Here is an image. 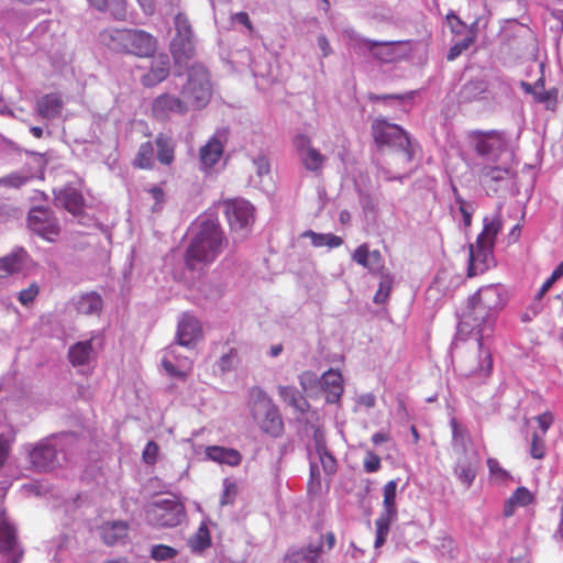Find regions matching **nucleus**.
<instances>
[{"instance_id":"nucleus-26","label":"nucleus","mask_w":563,"mask_h":563,"mask_svg":"<svg viewBox=\"0 0 563 563\" xmlns=\"http://www.w3.org/2000/svg\"><path fill=\"white\" fill-rule=\"evenodd\" d=\"M157 161L162 165L170 166L175 161L176 143L174 139L165 133H158L155 137Z\"/></svg>"},{"instance_id":"nucleus-17","label":"nucleus","mask_w":563,"mask_h":563,"mask_svg":"<svg viewBox=\"0 0 563 563\" xmlns=\"http://www.w3.org/2000/svg\"><path fill=\"white\" fill-rule=\"evenodd\" d=\"M352 260L373 274H382L385 268L382 253L378 250L369 251L366 243L354 250Z\"/></svg>"},{"instance_id":"nucleus-30","label":"nucleus","mask_w":563,"mask_h":563,"mask_svg":"<svg viewBox=\"0 0 563 563\" xmlns=\"http://www.w3.org/2000/svg\"><path fill=\"white\" fill-rule=\"evenodd\" d=\"M522 87L526 92L532 93L533 98L539 103H552L553 107L556 103L559 90L556 88H551L549 90H544V80L542 78L538 79L534 84V89L531 85L522 82Z\"/></svg>"},{"instance_id":"nucleus-48","label":"nucleus","mask_w":563,"mask_h":563,"mask_svg":"<svg viewBox=\"0 0 563 563\" xmlns=\"http://www.w3.org/2000/svg\"><path fill=\"white\" fill-rule=\"evenodd\" d=\"M175 29H176V35L175 36H192V29L189 23V20L184 13H178L175 16Z\"/></svg>"},{"instance_id":"nucleus-44","label":"nucleus","mask_w":563,"mask_h":563,"mask_svg":"<svg viewBox=\"0 0 563 563\" xmlns=\"http://www.w3.org/2000/svg\"><path fill=\"white\" fill-rule=\"evenodd\" d=\"M382 279L378 289L374 296L375 303H384L389 298L394 279L388 273H382Z\"/></svg>"},{"instance_id":"nucleus-60","label":"nucleus","mask_w":563,"mask_h":563,"mask_svg":"<svg viewBox=\"0 0 563 563\" xmlns=\"http://www.w3.org/2000/svg\"><path fill=\"white\" fill-rule=\"evenodd\" d=\"M412 95H413L412 92L405 93V95H400V93L374 95V93H371V95H368V100L372 102H378V101H384V100H388V99H395V100L402 101L405 99H411Z\"/></svg>"},{"instance_id":"nucleus-8","label":"nucleus","mask_w":563,"mask_h":563,"mask_svg":"<svg viewBox=\"0 0 563 563\" xmlns=\"http://www.w3.org/2000/svg\"><path fill=\"white\" fill-rule=\"evenodd\" d=\"M318 534V539L309 542L307 547L288 549L283 563H323L322 554L334 548L335 536L332 531L322 534L320 529Z\"/></svg>"},{"instance_id":"nucleus-63","label":"nucleus","mask_w":563,"mask_h":563,"mask_svg":"<svg viewBox=\"0 0 563 563\" xmlns=\"http://www.w3.org/2000/svg\"><path fill=\"white\" fill-rule=\"evenodd\" d=\"M318 452L325 472L333 473L335 471L334 457L328 452H325L323 449L321 450L320 448H318Z\"/></svg>"},{"instance_id":"nucleus-59","label":"nucleus","mask_w":563,"mask_h":563,"mask_svg":"<svg viewBox=\"0 0 563 563\" xmlns=\"http://www.w3.org/2000/svg\"><path fill=\"white\" fill-rule=\"evenodd\" d=\"M364 470L367 473H374L377 472L382 464H380V457L374 453V452H367L366 456L364 459Z\"/></svg>"},{"instance_id":"nucleus-50","label":"nucleus","mask_w":563,"mask_h":563,"mask_svg":"<svg viewBox=\"0 0 563 563\" xmlns=\"http://www.w3.org/2000/svg\"><path fill=\"white\" fill-rule=\"evenodd\" d=\"M107 10L115 20L124 21L126 19V0H109Z\"/></svg>"},{"instance_id":"nucleus-54","label":"nucleus","mask_w":563,"mask_h":563,"mask_svg":"<svg viewBox=\"0 0 563 563\" xmlns=\"http://www.w3.org/2000/svg\"><path fill=\"white\" fill-rule=\"evenodd\" d=\"M159 448L155 441H148L143 451V461L146 464L153 465L157 461Z\"/></svg>"},{"instance_id":"nucleus-34","label":"nucleus","mask_w":563,"mask_h":563,"mask_svg":"<svg viewBox=\"0 0 563 563\" xmlns=\"http://www.w3.org/2000/svg\"><path fill=\"white\" fill-rule=\"evenodd\" d=\"M302 236L309 238L314 247L327 246L329 249H335L343 244V239L332 233H317L308 230L302 233Z\"/></svg>"},{"instance_id":"nucleus-41","label":"nucleus","mask_w":563,"mask_h":563,"mask_svg":"<svg viewBox=\"0 0 563 563\" xmlns=\"http://www.w3.org/2000/svg\"><path fill=\"white\" fill-rule=\"evenodd\" d=\"M395 519L396 518H394V517L383 516V515H379V517L376 519V521H375L376 538H375V543H374L376 549L380 548L386 542L387 536L389 533L390 523Z\"/></svg>"},{"instance_id":"nucleus-19","label":"nucleus","mask_w":563,"mask_h":563,"mask_svg":"<svg viewBox=\"0 0 563 563\" xmlns=\"http://www.w3.org/2000/svg\"><path fill=\"white\" fill-rule=\"evenodd\" d=\"M170 71L169 57L166 54H159L152 60L150 70L142 76L141 81L145 87H154L164 81Z\"/></svg>"},{"instance_id":"nucleus-22","label":"nucleus","mask_w":563,"mask_h":563,"mask_svg":"<svg viewBox=\"0 0 563 563\" xmlns=\"http://www.w3.org/2000/svg\"><path fill=\"white\" fill-rule=\"evenodd\" d=\"M206 455L211 461L229 466H238L242 462L241 453L232 448L210 445L206 449Z\"/></svg>"},{"instance_id":"nucleus-62","label":"nucleus","mask_w":563,"mask_h":563,"mask_svg":"<svg viewBox=\"0 0 563 563\" xmlns=\"http://www.w3.org/2000/svg\"><path fill=\"white\" fill-rule=\"evenodd\" d=\"M162 366L163 368L172 377H177L179 379L185 380L186 379V373L183 371H179L170 360L164 357L162 360Z\"/></svg>"},{"instance_id":"nucleus-11","label":"nucleus","mask_w":563,"mask_h":563,"mask_svg":"<svg viewBox=\"0 0 563 563\" xmlns=\"http://www.w3.org/2000/svg\"><path fill=\"white\" fill-rule=\"evenodd\" d=\"M228 223L233 231L247 229L254 222V207L245 199L233 198L222 201Z\"/></svg>"},{"instance_id":"nucleus-16","label":"nucleus","mask_w":563,"mask_h":563,"mask_svg":"<svg viewBox=\"0 0 563 563\" xmlns=\"http://www.w3.org/2000/svg\"><path fill=\"white\" fill-rule=\"evenodd\" d=\"M202 338L200 321L189 312H184L177 324L176 342L181 346H190Z\"/></svg>"},{"instance_id":"nucleus-51","label":"nucleus","mask_w":563,"mask_h":563,"mask_svg":"<svg viewBox=\"0 0 563 563\" xmlns=\"http://www.w3.org/2000/svg\"><path fill=\"white\" fill-rule=\"evenodd\" d=\"M223 486L224 490L221 497V505L233 504L238 495V485L234 482L224 479Z\"/></svg>"},{"instance_id":"nucleus-29","label":"nucleus","mask_w":563,"mask_h":563,"mask_svg":"<svg viewBox=\"0 0 563 563\" xmlns=\"http://www.w3.org/2000/svg\"><path fill=\"white\" fill-rule=\"evenodd\" d=\"M62 206L73 214H79L84 207V197L80 191L73 187L62 189L57 196Z\"/></svg>"},{"instance_id":"nucleus-4","label":"nucleus","mask_w":563,"mask_h":563,"mask_svg":"<svg viewBox=\"0 0 563 563\" xmlns=\"http://www.w3.org/2000/svg\"><path fill=\"white\" fill-rule=\"evenodd\" d=\"M99 40L112 52L139 58L153 56L157 46L152 34L137 29H107L100 32Z\"/></svg>"},{"instance_id":"nucleus-37","label":"nucleus","mask_w":563,"mask_h":563,"mask_svg":"<svg viewBox=\"0 0 563 563\" xmlns=\"http://www.w3.org/2000/svg\"><path fill=\"white\" fill-rule=\"evenodd\" d=\"M154 146L147 141L140 145L133 159V166L140 169H152L154 167Z\"/></svg>"},{"instance_id":"nucleus-18","label":"nucleus","mask_w":563,"mask_h":563,"mask_svg":"<svg viewBox=\"0 0 563 563\" xmlns=\"http://www.w3.org/2000/svg\"><path fill=\"white\" fill-rule=\"evenodd\" d=\"M0 553L8 554V563H20L23 551L16 544L15 530L7 521H0Z\"/></svg>"},{"instance_id":"nucleus-53","label":"nucleus","mask_w":563,"mask_h":563,"mask_svg":"<svg viewBox=\"0 0 563 563\" xmlns=\"http://www.w3.org/2000/svg\"><path fill=\"white\" fill-rule=\"evenodd\" d=\"M487 466L492 476L496 477L499 481H506L509 478V473L504 470L499 462L494 457L487 459Z\"/></svg>"},{"instance_id":"nucleus-28","label":"nucleus","mask_w":563,"mask_h":563,"mask_svg":"<svg viewBox=\"0 0 563 563\" xmlns=\"http://www.w3.org/2000/svg\"><path fill=\"white\" fill-rule=\"evenodd\" d=\"M129 525L125 521L106 522L101 527V537L106 544L113 545L128 537Z\"/></svg>"},{"instance_id":"nucleus-56","label":"nucleus","mask_w":563,"mask_h":563,"mask_svg":"<svg viewBox=\"0 0 563 563\" xmlns=\"http://www.w3.org/2000/svg\"><path fill=\"white\" fill-rule=\"evenodd\" d=\"M455 192L456 189H454ZM455 201L459 205L460 212L463 216V222L466 228L471 227L472 224V210L470 209L468 203L459 195H455Z\"/></svg>"},{"instance_id":"nucleus-40","label":"nucleus","mask_w":563,"mask_h":563,"mask_svg":"<svg viewBox=\"0 0 563 563\" xmlns=\"http://www.w3.org/2000/svg\"><path fill=\"white\" fill-rule=\"evenodd\" d=\"M278 395L285 402L301 412H305L309 406L308 402L292 387L279 386Z\"/></svg>"},{"instance_id":"nucleus-46","label":"nucleus","mask_w":563,"mask_h":563,"mask_svg":"<svg viewBox=\"0 0 563 563\" xmlns=\"http://www.w3.org/2000/svg\"><path fill=\"white\" fill-rule=\"evenodd\" d=\"M177 555V551L165 544L154 545L151 550V556L156 561H166Z\"/></svg>"},{"instance_id":"nucleus-43","label":"nucleus","mask_w":563,"mask_h":563,"mask_svg":"<svg viewBox=\"0 0 563 563\" xmlns=\"http://www.w3.org/2000/svg\"><path fill=\"white\" fill-rule=\"evenodd\" d=\"M455 474L463 485L470 487L476 477V467L471 462L459 463Z\"/></svg>"},{"instance_id":"nucleus-20","label":"nucleus","mask_w":563,"mask_h":563,"mask_svg":"<svg viewBox=\"0 0 563 563\" xmlns=\"http://www.w3.org/2000/svg\"><path fill=\"white\" fill-rule=\"evenodd\" d=\"M321 388L325 393L329 404L338 402L343 394V377L336 369L327 371L320 379Z\"/></svg>"},{"instance_id":"nucleus-25","label":"nucleus","mask_w":563,"mask_h":563,"mask_svg":"<svg viewBox=\"0 0 563 563\" xmlns=\"http://www.w3.org/2000/svg\"><path fill=\"white\" fill-rule=\"evenodd\" d=\"M534 503V495L525 486H519L506 500L504 506V516L511 517L516 508L527 507Z\"/></svg>"},{"instance_id":"nucleus-31","label":"nucleus","mask_w":563,"mask_h":563,"mask_svg":"<svg viewBox=\"0 0 563 563\" xmlns=\"http://www.w3.org/2000/svg\"><path fill=\"white\" fill-rule=\"evenodd\" d=\"M483 222H484L483 230L478 234L476 241L479 244L483 243V244L494 247L496 236L501 230V221L498 217H493V218L485 217Z\"/></svg>"},{"instance_id":"nucleus-49","label":"nucleus","mask_w":563,"mask_h":563,"mask_svg":"<svg viewBox=\"0 0 563 563\" xmlns=\"http://www.w3.org/2000/svg\"><path fill=\"white\" fill-rule=\"evenodd\" d=\"M210 533L206 526L199 527L192 539V547L198 550H205L210 547Z\"/></svg>"},{"instance_id":"nucleus-42","label":"nucleus","mask_w":563,"mask_h":563,"mask_svg":"<svg viewBox=\"0 0 563 563\" xmlns=\"http://www.w3.org/2000/svg\"><path fill=\"white\" fill-rule=\"evenodd\" d=\"M22 267V260L16 254L7 255L0 258V278H5L18 273Z\"/></svg>"},{"instance_id":"nucleus-7","label":"nucleus","mask_w":563,"mask_h":563,"mask_svg":"<svg viewBox=\"0 0 563 563\" xmlns=\"http://www.w3.org/2000/svg\"><path fill=\"white\" fill-rule=\"evenodd\" d=\"M187 111L203 109L211 99V85L207 69L201 65L191 67L187 82L180 90Z\"/></svg>"},{"instance_id":"nucleus-5","label":"nucleus","mask_w":563,"mask_h":563,"mask_svg":"<svg viewBox=\"0 0 563 563\" xmlns=\"http://www.w3.org/2000/svg\"><path fill=\"white\" fill-rule=\"evenodd\" d=\"M372 135L379 150L388 147L398 152L404 163L413 159V148L408 133L398 124L377 118L372 123Z\"/></svg>"},{"instance_id":"nucleus-23","label":"nucleus","mask_w":563,"mask_h":563,"mask_svg":"<svg viewBox=\"0 0 563 563\" xmlns=\"http://www.w3.org/2000/svg\"><path fill=\"white\" fill-rule=\"evenodd\" d=\"M489 82L485 78H475L465 82L460 90V99L462 102H473L484 98L488 92Z\"/></svg>"},{"instance_id":"nucleus-1","label":"nucleus","mask_w":563,"mask_h":563,"mask_svg":"<svg viewBox=\"0 0 563 563\" xmlns=\"http://www.w3.org/2000/svg\"><path fill=\"white\" fill-rule=\"evenodd\" d=\"M229 241L221 225L213 219L201 220L185 252V265L190 271L201 272L211 265L228 247Z\"/></svg>"},{"instance_id":"nucleus-6","label":"nucleus","mask_w":563,"mask_h":563,"mask_svg":"<svg viewBox=\"0 0 563 563\" xmlns=\"http://www.w3.org/2000/svg\"><path fill=\"white\" fill-rule=\"evenodd\" d=\"M250 407L254 420L265 433L278 437L283 432L279 410L262 388L254 386L250 389Z\"/></svg>"},{"instance_id":"nucleus-36","label":"nucleus","mask_w":563,"mask_h":563,"mask_svg":"<svg viewBox=\"0 0 563 563\" xmlns=\"http://www.w3.org/2000/svg\"><path fill=\"white\" fill-rule=\"evenodd\" d=\"M396 495H397V482L391 479L387 482L383 488V506L384 511L380 514L383 516L397 517V506H396Z\"/></svg>"},{"instance_id":"nucleus-33","label":"nucleus","mask_w":563,"mask_h":563,"mask_svg":"<svg viewBox=\"0 0 563 563\" xmlns=\"http://www.w3.org/2000/svg\"><path fill=\"white\" fill-rule=\"evenodd\" d=\"M76 310L81 314H95L102 310V298L92 291L79 297L76 302Z\"/></svg>"},{"instance_id":"nucleus-21","label":"nucleus","mask_w":563,"mask_h":563,"mask_svg":"<svg viewBox=\"0 0 563 563\" xmlns=\"http://www.w3.org/2000/svg\"><path fill=\"white\" fill-rule=\"evenodd\" d=\"M170 52L176 64H187L195 56L192 36H175L170 44Z\"/></svg>"},{"instance_id":"nucleus-45","label":"nucleus","mask_w":563,"mask_h":563,"mask_svg":"<svg viewBox=\"0 0 563 563\" xmlns=\"http://www.w3.org/2000/svg\"><path fill=\"white\" fill-rule=\"evenodd\" d=\"M529 453H530V456L534 460H542L545 456L547 444H545L544 435H541L538 432L532 433Z\"/></svg>"},{"instance_id":"nucleus-64","label":"nucleus","mask_w":563,"mask_h":563,"mask_svg":"<svg viewBox=\"0 0 563 563\" xmlns=\"http://www.w3.org/2000/svg\"><path fill=\"white\" fill-rule=\"evenodd\" d=\"M446 20L449 23V26L453 33L460 34L462 33L463 29L465 27V24L461 21V19L454 14V13H448Z\"/></svg>"},{"instance_id":"nucleus-52","label":"nucleus","mask_w":563,"mask_h":563,"mask_svg":"<svg viewBox=\"0 0 563 563\" xmlns=\"http://www.w3.org/2000/svg\"><path fill=\"white\" fill-rule=\"evenodd\" d=\"M29 177L21 174H10L0 178V185L5 187L20 188L29 181Z\"/></svg>"},{"instance_id":"nucleus-57","label":"nucleus","mask_w":563,"mask_h":563,"mask_svg":"<svg viewBox=\"0 0 563 563\" xmlns=\"http://www.w3.org/2000/svg\"><path fill=\"white\" fill-rule=\"evenodd\" d=\"M536 420H537L539 429L541 431L540 434L545 437L547 432L549 431V429L552 427V424L554 422L553 413L550 411H544L543 413L537 416Z\"/></svg>"},{"instance_id":"nucleus-61","label":"nucleus","mask_w":563,"mask_h":563,"mask_svg":"<svg viewBox=\"0 0 563 563\" xmlns=\"http://www.w3.org/2000/svg\"><path fill=\"white\" fill-rule=\"evenodd\" d=\"M299 382L303 390H308L317 385L318 377L311 371H306L299 376Z\"/></svg>"},{"instance_id":"nucleus-55","label":"nucleus","mask_w":563,"mask_h":563,"mask_svg":"<svg viewBox=\"0 0 563 563\" xmlns=\"http://www.w3.org/2000/svg\"><path fill=\"white\" fill-rule=\"evenodd\" d=\"M238 358V351L231 349L229 353L222 355L219 360L218 366L222 373L229 372L233 368V363Z\"/></svg>"},{"instance_id":"nucleus-10","label":"nucleus","mask_w":563,"mask_h":563,"mask_svg":"<svg viewBox=\"0 0 563 563\" xmlns=\"http://www.w3.org/2000/svg\"><path fill=\"white\" fill-rule=\"evenodd\" d=\"M27 227L40 238L55 242L60 233V227L53 211L44 207H34L27 214Z\"/></svg>"},{"instance_id":"nucleus-47","label":"nucleus","mask_w":563,"mask_h":563,"mask_svg":"<svg viewBox=\"0 0 563 563\" xmlns=\"http://www.w3.org/2000/svg\"><path fill=\"white\" fill-rule=\"evenodd\" d=\"M40 294V286L32 283L27 288L22 289L18 295V300L22 306L32 303Z\"/></svg>"},{"instance_id":"nucleus-12","label":"nucleus","mask_w":563,"mask_h":563,"mask_svg":"<svg viewBox=\"0 0 563 563\" xmlns=\"http://www.w3.org/2000/svg\"><path fill=\"white\" fill-rule=\"evenodd\" d=\"M467 136L475 152L481 156L501 153L506 147L505 134L497 130H473L468 132Z\"/></svg>"},{"instance_id":"nucleus-2","label":"nucleus","mask_w":563,"mask_h":563,"mask_svg":"<svg viewBox=\"0 0 563 563\" xmlns=\"http://www.w3.org/2000/svg\"><path fill=\"white\" fill-rule=\"evenodd\" d=\"M506 303L501 285L492 284L481 287L468 298L467 310L461 316L459 334L481 329L493 331L492 316L501 310Z\"/></svg>"},{"instance_id":"nucleus-14","label":"nucleus","mask_w":563,"mask_h":563,"mask_svg":"<svg viewBox=\"0 0 563 563\" xmlns=\"http://www.w3.org/2000/svg\"><path fill=\"white\" fill-rule=\"evenodd\" d=\"M151 112L155 120L167 122L173 115H185L188 111L181 97L162 93L153 100Z\"/></svg>"},{"instance_id":"nucleus-58","label":"nucleus","mask_w":563,"mask_h":563,"mask_svg":"<svg viewBox=\"0 0 563 563\" xmlns=\"http://www.w3.org/2000/svg\"><path fill=\"white\" fill-rule=\"evenodd\" d=\"M472 43L473 38L467 37L454 44L448 53V60H454L455 58H457L464 51H466L471 46Z\"/></svg>"},{"instance_id":"nucleus-9","label":"nucleus","mask_w":563,"mask_h":563,"mask_svg":"<svg viewBox=\"0 0 563 563\" xmlns=\"http://www.w3.org/2000/svg\"><path fill=\"white\" fill-rule=\"evenodd\" d=\"M147 519L157 527L173 528L186 518L185 506L176 499H163L150 506Z\"/></svg>"},{"instance_id":"nucleus-35","label":"nucleus","mask_w":563,"mask_h":563,"mask_svg":"<svg viewBox=\"0 0 563 563\" xmlns=\"http://www.w3.org/2000/svg\"><path fill=\"white\" fill-rule=\"evenodd\" d=\"M508 174V169L499 166H484L479 172V181L483 186L487 188H492L496 191V188L493 187L495 183H499L506 178Z\"/></svg>"},{"instance_id":"nucleus-32","label":"nucleus","mask_w":563,"mask_h":563,"mask_svg":"<svg viewBox=\"0 0 563 563\" xmlns=\"http://www.w3.org/2000/svg\"><path fill=\"white\" fill-rule=\"evenodd\" d=\"M93 352L91 341L77 342L70 346L68 358L73 366H81L89 362Z\"/></svg>"},{"instance_id":"nucleus-24","label":"nucleus","mask_w":563,"mask_h":563,"mask_svg":"<svg viewBox=\"0 0 563 563\" xmlns=\"http://www.w3.org/2000/svg\"><path fill=\"white\" fill-rule=\"evenodd\" d=\"M223 151L224 146L219 137L217 135L211 136L199 151L200 162L203 167L210 168L214 166L221 158Z\"/></svg>"},{"instance_id":"nucleus-39","label":"nucleus","mask_w":563,"mask_h":563,"mask_svg":"<svg viewBox=\"0 0 563 563\" xmlns=\"http://www.w3.org/2000/svg\"><path fill=\"white\" fill-rule=\"evenodd\" d=\"M450 426L452 429V445L454 450L464 453L470 442V434L467 429L455 418L451 419Z\"/></svg>"},{"instance_id":"nucleus-15","label":"nucleus","mask_w":563,"mask_h":563,"mask_svg":"<svg viewBox=\"0 0 563 563\" xmlns=\"http://www.w3.org/2000/svg\"><path fill=\"white\" fill-rule=\"evenodd\" d=\"M493 246L479 244L477 241L468 246L467 277L487 272L494 265Z\"/></svg>"},{"instance_id":"nucleus-3","label":"nucleus","mask_w":563,"mask_h":563,"mask_svg":"<svg viewBox=\"0 0 563 563\" xmlns=\"http://www.w3.org/2000/svg\"><path fill=\"white\" fill-rule=\"evenodd\" d=\"M490 332L481 329L474 332H464L462 335H470L474 339L471 346H466V342L460 345L456 342V357L454 361L455 371L463 377L487 378L493 372V355L488 347L484 346V339Z\"/></svg>"},{"instance_id":"nucleus-13","label":"nucleus","mask_w":563,"mask_h":563,"mask_svg":"<svg viewBox=\"0 0 563 563\" xmlns=\"http://www.w3.org/2000/svg\"><path fill=\"white\" fill-rule=\"evenodd\" d=\"M294 146L302 166L314 174H321L327 157L312 145L309 136L298 134L294 137Z\"/></svg>"},{"instance_id":"nucleus-38","label":"nucleus","mask_w":563,"mask_h":563,"mask_svg":"<svg viewBox=\"0 0 563 563\" xmlns=\"http://www.w3.org/2000/svg\"><path fill=\"white\" fill-rule=\"evenodd\" d=\"M56 452L52 446L37 448L31 453L32 463L40 470H48L54 465Z\"/></svg>"},{"instance_id":"nucleus-27","label":"nucleus","mask_w":563,"mask_h":563,"mask_svg":"<svg viewBox=\"0 0 563 563\" xmlns=\"http://www.w3.org/2000/svg\"><path fill=\"white\" fill-rule=\"evenodd\" d=\"M63 100L57 93H47L36 102L37 113L45 119H53L60 114Z\"/></svg>"}]
</instances>
